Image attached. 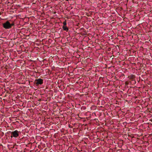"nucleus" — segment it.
<instances>
[{
  "instance_id": "obj_1",
  "label": "nucleus",
  "mask_w": 152,
  "mask_h": 152,
  "mask_svg": "<svg viewBox=\"0 0 152 152\" xmlns=\"http://www.w3.org/2000/svg\"><path fill=\"white\" fill-rule=\"evenodd\" d=\"M14 25V23H10V22L7 21L5 23L3 24V27L6 29H9L12 26Z\"/></svg>"
},
{
  "instance_id": "obj_2",
  "label": "nucleus",
  "mask_w": 152,
  "mask_h": 152,
  "mask_svg": "<svg viewBox=\"0 0 152 152\" xmlns=\"http://www.w3.org/2000/svg\"><path fill=\"white\" fill-rule=\"evenodd\" d=\"M19 133H20V132L18 131V130H16L14 131L11 132V137L12 138L13 137H17L19 135Z\"/></svg>"
},
{
  "instance_id": "obj_3",
  "label": "nucleus",
  "mask_w": 152,
  "mask_h": 152,
  "mask_svg": "<svg viewBox=\"0 0 152 152\" xmlns=\"http://www.w3.org/2000/svg\"><path fill=\"white\" fill-rule=\"evenodd\" d=\"M35 82H36V83L37 85H42L43 83V80L39 78L37 79H36Z\"/></svg>"
},
{
  "instance_id": "obj_4",
  "label": "nucleus",
  "mask_w": 152,
  "mask_h": 152,
  "mask_svg": "<svg viewBox=\"0 0 152 152\" xmlns=\"http://www.w3.org/2000/svg\"><path fill=\"white\" fill-rule=\"evenodd\" d=\"M63 28L64 30L66 31V32H67L69 30L68 28L66 26H63Z\"/></svg>"
},
{
  "instance_id": "obj_5",
  "label": "nucleus",
  "mask_w": 152,
  "mask_h": 152,
  "mask_svg": "<svg viewBox=\"0 0 152 152\" xmlns=\"http://www.w3.org/2000/svg\"><path fill=\"white\" fill-rule=\"evenodd\" d=\"M63 24L64 25L63 26H66V21H65L64 22Z\"/></svg>"
},
{
  "instance_id": "obj_6",
  "label": "nucleus",
  "mask_w": 152,
  "mask_h": 152,
  "mask_svg": "<svg viewBox=\"0 0 152 152\" xmlns=\"http://www.w3.org/2000/svg\"><path fill=\"white\" fill-rule=\"evenodd\" d=\"M66 0V1H68V0Z\"/></svg>"
}]
</instances>
